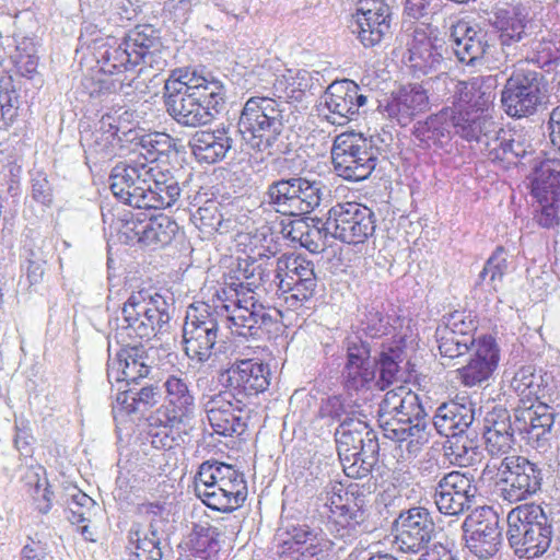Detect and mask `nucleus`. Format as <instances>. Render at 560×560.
<instances>
[{"label":"nucleus","instance_id":"obj_1","mask_svg":"<svg viewBox=\"0 0 560 560\" xmlns=\"http://www.w3.org/2000/svg\"><path fill=\"white\" fill-rule=\"evenodd\" d=\"M230 288L217 291L212 305L202 304L187 312L183 326L185 354L203 364L215 355L220 323L226 324L233 335L245 339L261 340L277 324L275 317L260 305L237 298Z\"/></svg>","mask_w":560,"mask_h":560},{"label":"nucleus","instance_id":"obj_2","mask_svg":"<svg viewBox=\"0 0 560 560\" xmlns=\"http://www.w3.org/2000/svg\"><path fill=\"white\" fill-rule=\"evenodd\" d=\"M165 110L179 126L199 128L211 124L225 105V88L189 68L172 71L164 84Z\"/></svg>","mask_w":560,"mask_h":560},{"label":"nucleus","instance_id":"obj_3","mask_svg":"<svg viewBox=\"0 0 560 560\" xmlns=\"http://www.w3.org/2000/svg\"><path fill=\"white\" fill-rule=\"evenodd\" d=\"M289 106L268 96L249 97L238 119V132L246 145L268 155H281L290 151L284 135V121Z\"/></svg>","mask_w":560,"mask_h":560},{"label":"nucleus","instance_id":"obj_4","mask_svg":"<svg viewBox=\"0 0 560 560\" xmlns=\"http://www.w3.org/2000/svg\"><path fill=\"white\" fill-rule=\"evenodd\" d=\"M171 305L159 293L147 290L133 291L121 306L116 319L114 338L118 343L151 340L170 329Z\"/></svg>","mask_w":560,"mask_h":560},{"label":"nucleus","instance_id":"obj_5","mask_svg":"<svg viewBox=\"0 0 560 560\" xmlns=\"http://www.w3.org/2000/svg\"><path fill=\"white\" fill-rule=\"evenodd\" d=\"M506 522V539L518 558H539L550 548L556 522L552 513L541 505H517L509 512Z\"/></svg>","mask_w":560,"mask_h":560},{"label":"nucleus","instance_id":"obj_6","mask_svg":"<svg viewBox=\"0 0 560 560\" xmlns=\"http://www.w3.org/2000/svg\"><path fill=\"white\" fill-rule=\"evenodd\" d=\"M328 509L330 534L346 544L354 541L368 518V493L363 486L329 482L318 495Z\"/></svg>","mask_w":560,"mask_h":560},{"label":"nucleus","instance_id":"obj_7","mask_svg":"<svg viewBox=\"0 0 560 560\" xmlns=\"http://www.w3.org/2000/svg\"><path fill=\"white\" fill-rule=\"evenodd\" d=\"M497 472V491L510 504L525 501L541 491L547 475L546 465L522 455L503 457L500 463L488 462L483 476Z\"/></svg>","mask_w":560,"mask_h":560},{"label":"nucleus","instance_id":"obj_8","mask_svg":"<svg viewBox=\"0 0 560 560\" xmlns=\"http://www.w3.org/2000/svg\"><path fill=\"white\" fill-rule=\"evenodd\" d=\"M547 93V81L540 72L516 68L501 92L503 110L513 118L528 117L546 103Z\"/></svg>","mask_w":560,"mask_h":560},{"label":"nucleus","instance_id":"obj_9","mask_svg":"<svg viewBox=\"0 0 560 560\" xmlns=\"http://www.w3.org/2000/svg\"><path fill=\"white\" fill-rule=\"evenodd\" d=\"M334 171L349 182L366 179L377 164L378 149L361 135L345 132L337 136L331 147Z\"/></svg>","mask_w":560,"mask_h":560},{"label":"nucleus","instance_id":"obj_10","mask_svg":"<svg viewBox=\"0 0 560 560\" xmlns=\"http://www.w3.org/2000/svg\"><path fill=\"white\" fill-rule=\"evenodd\" d=\"M197 387L200 390V404L213 432L223 436L241 435L246 428L238 415L242 411V399H233L231 393L217 390L213 377H198Z\"/></svg>","mask_w":560,"mask_h":560},{"label":"nucleus","instance_id":"obj_11","mask_svg":"<svg viewBox=\"0 0 560 560\" xmlns=\"http://www.w3.org/2000/svg\"><path fill=\"white\" fill-rule=\"evenodd\" d=\"M75 54L81 59L80 63L91 56L98 71L104 74H121L135 69L124 40L118 43L115 38L105 36L92 24L82 27Z\"/></svg>","mask_w":560,"mask_h":560},{"label":"nucleus","instance_id":"obj_12","mask_svg":"<svg viewBox=\"0 0 560 560\" xmlns=\"http://www.w3.org/2000/svg\"><path fill=\"white\" fill-rule=\"evenodd\" d=\"M533 221L541 229L560 224V161H544L532 179Z\"/></svg>","mask_w":560,"mask_h":560},{"label":"nucleus","instance_id":"obj_13","mask_svg":"<svg viewBox=\"0 0 560 560\" xmlns=\"http://www.w3.org/2000/svg\"><path fill=\"white\" fill-rule=\"evenodd\" d=\"M277 540L282 555L302 560H320L334 548V541L314 522L284 521L277 530Z\"/></svg>","mask_w":560,"mask_h":560},{"label":"nucleus","instance_id":"obj_14","mask_svg":"<svg viewBox=\"0 0 560 560\" xmlns=\"http://www.w3.org/2000/svg\"><path fill=\"white\" fill-rule=\"evenodd\" d=\"M278 288L287 293L285 303L299 308L316 294L318 279L315 266L302 255H291L277 260Z\"/></svg>","mask_w":560,"mask_h":560},{"label":"nucleus","instance_id":"obj_15","mask_svg":"<svg viewBox=\"0 0 560 560\" xmlns=\"http://www.w3.org/2000/svg\"><path fill=\"white\" fill-rule=\"evenodd\" d=\"M374 212L357 202L337 203L327 213L324 230L348 244L364 243L375 232Z\"/></svg>","mask_w":560,"mask_h":560},{"label":"nucleus","instance_id":"obj_16","mask_svg":"<svg viewBox=\"0 0 560 560\" xmlns=\"http://www.w3.org/2000/svg\"><path fill=\"white\" fill-rule=\"evenodd\" d=\"M490 506L477 509L463 523L466 547L471 558L489 560L500 550L503 527Z\"/></svg>","mask_w":560,"mask_h":560},{"label":"nucleus","instance_id":"obj_17","mask_svg":"<svg viewBox=\"0 0 560 560\" xmlns=\"http://www.w3.org/2000/svg\"><path fill=\"white\" fill-rule=\"evenodd\" d=\"M219 382L231 393L233 399L257 396L270 384V369L259 359L236 355L225 369L219 372Z\"/></svg>","mask_w":560,"mask_h":560},{"label":"nucleus","instance_id":"obj_18","mask_svg":"<svg viewBox=\"0 0 560 560\" xmlns=\"http://www.w3.org/2000/svg\"><path fill=\"white\" fill-rule=\"evenodd\" d=\"M166 401V425L188 434L196 425V398L184 373L171 374L163 383Z\"/></svg>","mask_w":560,"mask_h":560},{"label":"nucleus","instance_id":"obj_19","mask_svg":"<svg viewBox=\"0 0 560 560\" xmlns=\"http://www.w3.org/2000/svg\"><path fill=\"white\" fill-rule=\"evenodd\" d=\"M151 179V165L120 163L112 170L109 188L122 203L133 208L148 209Z\"/></svg>","mask_w":560,"mask_h":560},{"label":"nucleus","instance_id":"obj_20","mask_svg":"<svg viewBox=\"0 0 560 560\" xmlns=\"http://www.w3.org/2000/svg\"><path fill=\"white\" fill-rule=\"evenodd\" d=\"M368 103V96L352 80L335 81L327 86L322 98L320 112L327 110L323 117L330 124L345 126L359 115V109Z\"/></svg>","mask_w":560,"mask_h":560},{"label":"nucleus","instance_id":"obj_21","mask_svg":"<svg viewBox=\"0 0 560 560\" xmlns=\"http://www.w3.org/2000/svg\"><path fill=\"white\" fill-rule=\"evenodd\" d=\"M478 488L471 475L453 470L444 474L435 486L434 502L445 515H459L476 503Z\"/></svg>","mask_w":560,"mask_h":560},{"label":"nucleus","instance_id":"obj_22","mask_svg":"<svg viewBox=\"0 0 560 560\" xmlns=\"http://www.w3.org/2000/svg\"><path fill=\"white\" fill-rule=\"evenodd\" d=\"M395 545L407 553H418L431 541L435 525L430 512L422 506L400 511L393 523Z\"/></svg>","mask_w":560,"mask_h":560},{"label":"nucleus","instance_id":"obj_23","mask_svg":"<svg viewBox=\"0 0 560 560\" xmlns=\"http://www.w3.org/2000/svg\"><path fill=\"white\" fill-rule=\"evenodd\" d=\"M178 232L177 223L165 214L149 219L126 220L119 229V240L156 249L168 245Z\"/></svg>","mask_w":560,"mask_h":560},{"label":"nucleus","instance_id":"obj_24","mask_svg":"<svg viewBox=\"0 0 560 560\" xmlns=\"http://www.w3.org/2000/svg\"><path fill=\"white\" fill-rule=\"evenodd\" d=\"M122 40L133 68L142 65L160 72L167 67L170 51L163 46L159 31L152 25L135 26Z\"/></svg>","mask_w":560,"mask_h":560},{"label":"nucleus","instance_id":"obj_25","mask_svg":"<svg viewBox=\"0 0 560 560\" xmlns=\"http://www.w3.org/2000/svg\"><path fill=\"white\" fill-rule=\"evenodd\" d=\"M347 362L342 370L343 385L348 392L369 389L375 383L372 363V345L361 336L351 335L346 339Z\"/></svg>","mask_w":560,"mask_h":560},{"label":"nucleus","instance_id":"obj_26","mask_svg":"<svg viewBox=\"0 0 560 560\" xmlns=\"http://www.w3.org/2000/svg\"><path fill=\"white\" fill-rule=\"evenodd\" d=\"M438 83L445 89L454 91V102L470 110L477 112L480 116H489L488 109L494 100L493 89L497 80L492 75L472 78L469 82L452 79L446 72L435 77Z\"/></svg>","mask_w":560,"mask_h":560},{"label":"nucleus","instance_id":"obj_27","mask_svg":"<svg viewBox=\"0 0 560 560\" xmlns=\"http://www.w3.org/2000/svg\"><path fill=\"white\" fill-rule=\"evenodd\" d=\"M430 106L428 91L421 84H407L380 103V112L399 126L409 125Z\"/></svg>","mask_w":560,"mask_h":560},{"label":"nucleus","instance_id":"obj_28","mask_svg":"<svg viewBox=\"0 0 560 560\" xmlns=\"http://www.w3.org/2000/svg\"><path fill=\"white\" fill-rule=\"evenodd\" d=\"M353 31L365 47H373L390 31L392 9L384 0H360Z\"/></svg>","mask_w":560,"mask_h":560},{"label":"nucleus","instance_id":"obj_29","mask_svg":"<svg viewBox=\"0 0 560 560\" xmlns=\"http://www.w3.org/2000/svg\"><path fill=\"white\" fill-rule=\"evenodd\" d=\"M124 347L109 358L107 363V377L109 382L126 383V386L137 384L151 371L152 360L142 346L131 345V341L121 343Z\"/></svg>","mask_w":560,"mask_h":560},{"label":"nucleus","instance_id":"obj_30","mask_svg":"<svg viewBox=\"0 0 560 560\" xmlns=\"http://www.w3.org/2000/svg\"><path fill=\"white\" fill-rule=\"evenodd\" d=\"M476 404L469 397H457L440 405L433 417L438 433L446 438L460 436L476 419Z\"/></svg>","mask_w":560,"mask_h":560},{"label":"nucleus","instance_id":"obj_31","mask_svg":"<svg viewBox=\"0 0 560 560\" xmlns=\"http://www.w3.org/2000/svg\"><path fill=\"white\" fill-rule=\"evenodd\" d=\"M491 25L499 34V42L506 56L510 49L526 40L534 33V22L522 7L500 9L493 14Z\"/></svg>","mask_w":560,"mask_h":560},{"label":"nucleus","instance_id":"obj_32","mask_svg":"<svg viewBox=\"0 0 560 560\" xmlns=\"http://www.w3.org/2000/svg\"><path fill=\"white\" fill-rule=\"evenodd\" d=\"M452 139L458 137L467 142H481L492 131L494 126L490 116H480L477 112L464 108L454 102L443 107Z\"/></svg>","mask_w":560,"mask_h":560},{"label":"nucleus","instance_id":"obj_33","mask_svg":"<svg viewBox=\"0 0 560 560\" xmlns=\"http://www.w3.org/2000/svg\"><path fill=\"white\" fill-rule=\"evenodd\" d=\"M499 349L494 339L483 336L466 365L457 370L458 378L464 386L472 387L489 380L499 363Z\"/></svg>","mask_w":560,"mask_h":560},{"label":"nucleus","instance_id":"obj_34","mask_svg":"<svg viewBox=\"0 0 560 560\" xmlns=\"http://www.w3.org/2000/svg\"><path fill=\"white\" fill-rule=\"evenodd\" d=\"M323 89L318 72L288 69L276 75L272 94L288 106L291 102H302L307 94L315 95Z\"/></svg>","mask_w":560,"mask_h":560},{"label":"nucleus","instance_id":"obj_35","mask_svg":"<svg viewBox=\"0 0 560 560\" xmlns=\"http://www.w3.org/2000/svg\"><path fill=\"white\" fill-rule=\"evenodd\" d=\"M450 39L458 61L468 66L476 65L490 48L487 33L464 20H458L451 25Z\"/></svg>","mask_w":560,"mask_h":560},{"label":"nucleus","instance_id":"obj_36","mask_svg":"<svg viewBox=\"0 0 560 560\" xmlns=\"http://www.w3.org/2000/svg\"><path fill=\"white\" fill-rule=\"evenodd\" d=\"M555 417L550 406L539 404L515 415L514 425L532 447L544 448L550 440Z\"/></svg>","mask_w":560,"mask_h":560},{"label":"nucleus","instance_id":"obj_37","mask_svg":"<svg viewBox=\"0 0 560 560\" xmlns=\"http://www.w3.org/2000/svg\"><path fill=\"white\" fill-rule=\"evenodd\" d=\"M378 424L384 438L397 443H406L409 457H416L428 442V422L413 421L400 417L378 416Z\"/></svg>","mask_w":560,"mask_h":560},{"label":"nucleus","instance_id":"obj_38","mask_svg":"<svg viewBox=\"0 0 560 560\" xmlns=\"http://www.w3.org/2000/svg\"><path fill=\"white\" fill-rule=\"evenodd\" d=\"M408 51L410 69L417 77L440 71L444 65L443 45L423 30H415Z\"/></svg>","mask_w":560,"mask_h":560},{"label":"nucleus","instance_id":"obj_39","mask_svg":"<svg viewBox=\"0 0 560 560\" xmlns=\"http://www.w3.org/2000/svg\"><path fill=\"white\" fill-rule=\"evenodd\" d=\"M415 144L422 149L441 154L448 152L452 147V137L443 108L418 120L411 130Z\"/></svg>","mask_w":560,"mask_h":560},{"label":"nucleus","instance_id":"obj_40","mask_svg":"<svg viewBox=\"0 0 560 560\" xmlns=\"http://www.w3.org/2000/svg\"><path fill=\"white\" fill-rule=\"evenodd\" d=\"M515 431H517L516 427L512 424L506 409H494L489 412L482 429L486 451L491 456H508L515 442Z\"/></svg>","mask_w":560,"mask_h":560},{"label":"nucleus","instance_id":"obj_41","mask_svg":"<svg viewBox=\"0 0 560 560\" xmlns=\"http://www.w3.org/2000/svg\"><path fill=\"white\" fill-rule=\"evenodd\" d=\"M233 139L225 127L213 130H198L190 138L188 145L194 156L207 164L223 160L231 150Z\"/></svg>","mask_w":560,"mask_h":560},{"label":"nucleus","instance_id":"obj_42","mask_svg":"<svg viewBox=\"0 0 560 560\" xmlns=\"http://www.w3.org/2000/svg\"><path fill=\"white\" fill-rule=\"evenodd\" d=\"M219 491L209 500L210 509L222 513H231L240 509L247 498V482L244 474L232 465L223 471Z\"/></svg>","mask_w":560,"mask_h":560},{"label":"nucleus","instance_id":"obj_43","mask_svg":"<svg viewBox=\"0 0 560 560\" xmlns=\"http://www.w3.org/2000/svg\"><path fill=\"white\" fill-rule=\"evenodd\" d=\"M372 345V363L374 369L378 371V380H375V384L384 389L394 382L398 381L400 373V363L404 360L402 348L395 341L389 339L382 340L381 342H374Z\"/></svg>","mask_w":560,"mask_h":560},{"label":"nucleus","instance_id":"obj_44","mask_svg":"<svg viewBox=\"0 0 560 560\" xmlns=\"http://www.w3.org/2000/svg\"><path fill=\"white\" fill-rule=\"evenodd\" d=\"M489 149V158L493 161L515 163L514 160L534 151L529 137L522 130L500 129Z\"/></svg>","mask_w":560,"mask_h":560},{"label":"nucleus","instance_id":"obj_45","mask_svg":"<svg viewBox=\"0 0 560 560\" xmlns=\"http://www.w3.org/2000/svg\"><path fill=\"white\" fill-rule=\"evenodd\" d=\"M152 179L149 189L148 209L172 207L180 196V187L175 177L158 166H151Z\"/></svg>","mask_w":560,"mask_h":560},{"label":"nucleus","instance_id":"obj_46","mask_svg":"<svg viewBox=\"0 0 560 560\" xmlns=\"http://www.w3.org/2000/svg\"><path fill=\"white\" fill-rule=\"evenodd\" d=\"M128 388L119 392L116 396L113 411L117 413H143L158 402L159 388L155 385L143 386L140 389L127 386Z\"/></svg>","mask_w":560,"mask_h":560},{"label":"nucleus","instance_id":"obj_47","mask_svg":"<svg viewBox=\"0 0 560 560\" xmlns=\"http://www.w3.org/2000/svg\"><path fill=\"white\" fill-rule=\"evenodd\" d=\"M368 423L347 416L335 431L337 451L340 460L349 462V456L359 454Z\"/></svg>","mask_w":560,"mask_h":560},{"label":"nucleus","instance_id":"obj_48","mask_svg":"<svg viewBox=\"0 0 560 560\" xmlns=\"http://www.w3.org/2000/svg\"><path fill=\"white\" fill-rule=\"evenodd\" d=\"M256 267L257 259L246 258L238 262L237 276L235 278H230V281H225L223 285L218 291H223L225 289H231L237 293V298L241 301L248 300L256 305H260L266 312L269 310L261 304L254 296V291L256 289Z\"/></svg>","mask_w":560,"mask_h":560},{"label":"nucleus","instance_id":"obj_49","mask_svg":"<svg viewBox=\"0 0 560 560\" xmlns=\"http://www.w3.org/2000/svg\"><path fill=\"white\" fill-rule=\"evenodd\" d=\"M228 465L218 460H206L199 466L194 491L208 508H210V498L219 491L218 483L222 481L223 471L225 472Z\"/></svg>","mask_w":560,"mask_h":560},{"label":"nucleus","instance_id":"obj_50","mask_svg":"<svg viewBox=\"0 0 560 560\" xmlns=\"http://www.w3.org/2000/svg\"><path fill=\"white\" fill-rule=\"evenodd\" d=\"M326 186L322 180H310L295 176V195L293 198L295 217L311 213L318 208L325 197Z\"/></svg>","mask_w":560,"mask_h":560},{"label":"nucleus","instance_id":"obj_51","mask_svg":"<svg viewBox=\"0 0 560 560\" xmlns=\"http://www.w3.org/2000/svg\"><path fill=\"white\" fill-rule=\"evenodd\" d=\"M295 195V176L280 178L270 183L265 192V202L276 212L295 217L293 198Z\"/></svg>","mask_w":560,"mask_h":560},{"label":"nucleus","instance_id":"obj_52","mask_svg":"<svg viewBox=\"0 0 560 560\" xmlns=\"http://www.w3.org/2000/svg\"><path fill=\"white\" fill-rule=\"evenodd\" d=\"M129 544L136 549L133 560H162L160 538L152 523L149 534H142L138 526H132L129 530Z\"/></svg>","mask_w":560,"mask_h":560},{"label":"nucleus","instance_id":"obj_53","mask_svg":"<svg viewBox=\"0 0 560 560\" xmlns=\"http://www.w3.org/2000/svg\"><path fill=\"white\" fill-rule=\"evenodd\" d=\"M133 110L124 109L121 113H106L102 116L98 121L97 130L105 133L112 135L117 141L133 142L137 139V130L133 127L122 126V122L132 124Z\"/></svg>","mask_w":560,"mask_h":560},{"label":"nucleus","instance_id":"obj_54","mask_svg":"<svg viewBox=\"0 0 560 560\" xmlns=\"http://www.w3.org/2000/svg\"><path fill=\"white\" fill-rule=\"evenodd\" d=\"M21 257L24 260H44L52 255V244L38 229L26 228L21 236Z\"/></svg>","mask_w":560,"mask_h":560},{"label":"nucleus","instance_id":"obj_55","mask_svg":"<svg viewBox=\"0 0 560 560\" xmlns=\"http://www.w3.org/2000/svg\"><path fill=\"white\" fill-rule=\"evenodd\" d=\"M133 142L141 148L140 154L149 162H155L161 155L168 154L175 145L174 139L167 133H141V130H137V139Z\"/></svg>","mask_w":560,"mask_h":560},{"label":"nucleus","instance_id":"obj_56","mask_svg":"<svg viewBox=\"0 0 560 560\" xmlns=\"http://www.w3.org/2000/svg\"><path fill=\"white\" fill-rule=\"evenodd\" d=\"M220 532L215 526L209 523L195 524L190 534V548L202 559H208L217 553L219 546Z\"/></svg>","mask_w":560,"mask_h":560},{"label":"nucleus","instance_id":"obj_57","mask_svg":"<svg viewBox=\"0 0 560 560\" xmlns=\"http://www.w3.org/2000/svg\"><path fill=\"white\" fill-rule=\"evenodd\" d=\"M389 318L383 312L375 308H368L360 319L359 332L363 340L370 343L378 342L383 337L389 332Z\"/></svg>","mask_w":560,"mask_h":560},{"label":"nucleus","instance_id":"obj_58","mask_svg":"<svg viewBox=\"0 0 560 560\" xmlns=\"http://www.w3.org/2000/svg\"><path fill=\"white\" fill-rule=\"evenodd\" d=\"M191 221L201 232L212 234L213 232H222L224 220L219 210V203L207 200L203 206L191 213Z\"/></svg>","mask_w":560,"mask_h":560},{"label":"nucleus","instance_id":"obj_59","mask_svg":"<svg viewBox=\"0 0 560 560\" xmlns=\"http://www.w3.org/2000/svg\"><path fill=\"white\" fill-rule=\"evenodd\" d=\"M95 505L96 503L91 497L75 489L68 503V521L73 525L90 523Z\"/></svg>","mask_w":560,"mask_h":560},{"label":"nucleus","instance_id":"obj_60","mask_svg":"<svg viewBox=\"0 0 560 560\" xmlns=\"http://www.w3.org/2000/svg\"><path fill=\"white\" fill-rule=\"evenodd\" d=\"M533 60L540 67L551 70L552 67L560 66V43L555 38H545L533 43Z\"/></svg>","mask_w":560,"mask_h":560},{"label":"nucleus","instance_id":"obj_61","mask_svg":"<svg viewBox=\"0 0 560 560\" xmlns=\"http://www.w3.org/2000/svg\"><path fill=\"white\" fill-rule=\"evenodd\" d=\"M506 252L503 247H498L493 254L488 258L482 271L479 275L481 280L489 277V284L493 290H498V284L501 283L503 276L508 270Z\"/></svg>","mask_w":560,"mask_h":560},{"label":"nucleus","instance_id":"obj_62","mask_svg":"<svg viewBox=\"0 0 560 560\" xmlns=\"http://www.w3.org/2000/svg\"><path fill=\"white\" fill-rule=\"evenodd\" d=\"M540 375L535 374V369L530 365L522 366L514 374L511 386L523 397L536 395L540 387Z\"/></svg>","mask_w":560,"mask_h":560},{"label":"nucleus","instance_id":"obj_63","mask_svg":"<svg viewBox=\"0 0 560 560\" xmlns=\"http://www.w3.org/2000/svg\"><path fill=\"white\" fill-rule=\"evenodd\" d=\"M442 8V0H405L404 13L413 20L430 21Z\"/></svg>","mask_w":560,"mask_h":560},{"label":"nucleus","instance_id":"obj_64","mask_svg":"<svg viewBox=\"0 0 560 560\" xmlns=\"http://www.w3.org/2000/svg\"><path fill=\"white\" fill-rule=\"evenodd\" d=\"M435 338L440 354L445 359L453 360L459 358L471 349V347L455 339L446 329H436Z\"/></svg>","mask_w":560,"mask_h":560}]
</instances>
